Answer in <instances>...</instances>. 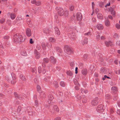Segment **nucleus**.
<instances>
[{
  "mask_svg": "<svg viewBox=\"0 0 120 120\" xmlns=\"http://www.w3.org/2000/svg\"><path fill=\"white\" fill-rule=\"evenodd\" d=\"M26 38V37L19 34H17L14 35V41L17 43H21L24 41Z\"/></svg>",
  "mask_w": 120,
  "mask_h": 120,
  "instance_id": "obj_1",
  "label": "nucleus"
},
{
  "mask_svg": "<svg viewBox=\"0 0 120 120\" xmlns=\"http://www.w3.org/2000/svg\"><path fill=\"white\" fill-rule=\"evenodd\" d=\"M58 14L60 16H62L64 15L65 17H67L68 15V11H64L62 8L59 7H57L56 8Z\"/></svg>",
  "mask_w": 120,
  "mask_h": 120,
  "instance_id": "obj_2",
  "label": "nucleus"
},
{
  "mask_svg": "<svg viewBox=\"0 0 120 120\" xmlns=\"http://www.w3.org/2000/svg\"><path fill=\"white\" fill-rule=\"evenodd\" d=\"M64 48L66 53L70 55L73 53V49L71 47L66 45L64 46Z\"/></svg>",
  "mask_w": 120,
  "mask_h": 120,
  "instance_id": "obj_3",
  "label": "nucleus"
},
{
  "mask_svg": "<svg viewBox=\"0 0 120 120\" xmlns=\"http://www.w3.org/2000/svg\"><path fill=\"white\" fill-rule=\"evenodd\" d=\"M104 106L102 105H98L97 109V110L100 112L104 111Z\"/></svg>",
  "mask_w": 120,
  "mask_h": 120,
  "instance_id": "obj_4",
  "label": "nucleus"
},
{
  "mask_svg": "<svg viewBox=\"0 0 120 120\" xmlns=\"http://www.w3.org/2000/svg\"><path fill=\"white\" fill-rule=\"evenodd\" d=\"M31 30L29 28L26 29V34L27 36L28 37H30L31 36Z\"/></svg>",
  "mask_w": 120,
  "mask_h": 120,
  "instance_id": "obj_5",
  "label": "nucleus"
},
{
  "mask_svg": "<svg viewBox=\"0 0 120 120\" xmlns=\"http://www.w3.org/2000/svg\"><path fill=\"white\" fill-rule=\"evenodd\" d=\"M76 18L78 20H80L82 19V15L81 13L78 12L76 14Z\"/></svg>",
  "mask_w": 120,
  "mask_h": 120,
  "instance_id": "obj_6",
  "label": "nucleus"
},
{
  "mask_svg": "<svg viewBox=\"0 0 120 120\" xmlns=\"http://www.w3.org/2000/svg\"><path fill=\"white\" fill-rule=\"evenodd\" d=\"M97 27L98 30H101L103 29L104 27L102 24H98L97 25Z\"/></svg>",
  "mask_w": 120,
  "mask_h": 120,
  "instance_id": "obj_7",
  "label": "nucleus"
},
{
  "mask_svg": "<svg viewBox=\"0 0 120 120\" xmlns=\"http://www.w3.org/2000/svg\"><path fill=\"white\" fill-rule=\"evenodd\" d=\"M97 98L93 100L92 102V105L94 106L98 104V102L97 100Z\"/></svg>",
  "mask_w": 120,
  "mask_h": 120,
  "instance_id": "obj_8",
  "label": "nucleus"
},
{
  "mask_svg": "<svg viewBox=\"0 0 120 120\" xmlns=\"http://www.w3.org/2000/svg\"><path fill=\"white\" fill-rule=\"evenodd\" d=\"M50 60L53 63H55L56 62V60L53 57L51 56L50 57Z\"/></svg>",
  "mask_w": 120,
  "mask_h": 120,
  "instance_id": "obj_9",
  "label": "nucleus"
},
{
  "mask_svg": "<svg viewBox=\"0 0 120 120\" xmlns=\"http://www.w3.org/2000/svg\"><path fill=\"white\" fill-rule=\"evenodd\" d=\"M105 43L106 46L108 47L109 45L112 46L113 44L112 42L109 41H106L105 42Z\"/></svg>",
  "mask_w": 120,
  "mask_h": 120,
  "instance_id": "obj_10",
  "label": "nucleus"
},
{
  "mask_svg": "<svg viewBox=\"0 0 120 120\" xmlns=\"http://www.w3.org/2000/svg\"><path fill=\"white\" fill-rule=\"evenodd\" d=\"M109 10L111 14L113 15V16H115V12L114 11V9L113 8L111 7L109 8Z\"/></svg>",
  "mask_w": 120,
  "mask_h": 120,
  "instance_id": "obj_11",
  "label": "nucleus"
},
{
  "mask_svg": "<svg viewBox=\"0 0 120 120\" xmlns=\"http://www.w3.org/2000/svg\"><path fill=\"white\" fill-rule=\"evenodd\" d=\"M34 53L35 54V57L37 59L39 58L40 56V53L37 52V51L35 50L34 51Z\"/></svg>",
  "mask_w": 120,
  "mask_h": 120,
  "instance_id": "obj_12",
  "label": "nucleus"
},
{
  "mask_svg": "<svg viewBox=\"0 0 120 120\" xmlns=\"http://www.w3.org/2000/svg\"><path fill=\"white\" fill-rule=\"evenodd\" d=\"M21 54L23 56H26V53L25 49H22L21 52Z\"/></svg>",
  "mask_w": 120,
  "mask_h": 120,
  "instance_id": "obj_13",
  "label": "nucleus"
},
{
  "mask_svg": "<svg viewBox=\"0 0 120 120\" xmlns=\"http://www.w3.org/2000/svg\"><path fill=\"white\" fill-rule=\"evenodd\" d=\"M105 24L106 26H110V23L109 20L107 19L105 21Z\"/></svg>",
  "mask_w": 120,
  "mask_h": 120,
  "instance_id": "obj_14",
  "label": "nucleus"
},
{
  "mask_svg": "<svg viewBox=\"0 0 120 120\" xmlns=\"http://www.w3.org/2000/svg\"><path fill=\"white\" fill-rule=\"evenodd\" d=\"M88 42V40L87 38H85L84 40L82 42V44L83 45L86 44H87Z\"/></svg>",
  "mask_w": 120,
  "mask_h": 120,
  "instance_id": "obj_15",
  "label": "nucleus"
},
{
  "mask_svg": "<svg viewBox=\"0 0 120 120\" xmlns=\"http://www.w3.org/2000/svg\"><path fill=\"white\" fill-rule=\"evenodd\" d=\"M82 73L83 75H86L87 73V71L86 69H83L82 71Z\"/></svg>",
  "mask_w": 120,
  "mask_h": 120,
  "instance_id": "obj_16",
  "label": "nucleus"
},
{
  "mask_svg": "<svg viewBox=\"0 0 120 120\" xmlns=\"http://www.w3.org/2000/svg\"><path fill=\"white\" fill-rule=\"evenodd\" d=\"M49 41L52 43H54L55 42L56 40L53 38L50 37L49 38Z\"/></svg>",
  "mask_w": 120,
  "mask_h": 120,
  "instance_id": "obj_17",
  "label": "nucleus"
},
{
  "mask_svg": "<svg viewBox=\"0 0 120 120\" xmlns=\"http://www.w3.org/2000/svg\"><path fill=\"white\" fill-rule=\"evenodd\" d=\"M97 17L98 18L101 19H103V17L102 15L100 13H99L98 14V15H97Z\"/></svg>",
  "mask_w": 120,
  "mask_h": 120,
  "instance_id": "obj_18",
  "label": "nucleus"
},
{
  "mask_svg": "<svg viewBox=\"0 0 120 120\" xmlns=\"http://www.w3.org/2000/svg\"><path fill=\"white\" fill-rule=\"evenodd\" d=\"M46 46L48 47L49 49H50L52 47V45L51 43L49 44L48 43H47L46 44Z\"/></svg>",
  "mask_w": 120,
  "mask_h": 120,
  "instance_id": "obj_19",
  "label": "nucleus"
},
{
  "mask_svg": "<svg viewBox=\"0 0 120 120\" xmlns=\"http://www.w3.org/2000/svg\"><path fill=\"white\" fill-rule=\"evenodd\" d=\"M15 16V15L14 13H12L11 14V18L12 19H14Z\"/></svg>",
  "mask_w": 120,
  "mask_h": 120,
  "instance_id": "obj_20",
  "label": "nucleus"
},
{
  "mask_svg": "<svg viewBox=\"0 0 120 120\" xmlns=\"http://www.w3.org/2000/svg\"><path fill=\"white\" fill-rule=\"evenodd\" d=\"M67 74L70 76H72L73 75L72 72L70 71H68L67 72Z\"/></svg>",
  "mask_w": 120,
  "mask_h": 120,
  "instance_id": "obj_21",
  "label": "nucleus"
},
{
  "mask_svg": "<svg viewBox=\"0 0 120 120\" xmlns=\"http://www.w3.org/2000/svg\"><path fill=\"white\" fill-rule=\"evenodd\" d=\"M54 109L57 112L59 111V109L57 106L55 105L54 106Z\"/></svg>",
  "mask_w": 120,
  "mask_h": 120,
  "instance_id": "obj_22",
  "label": "nucleus"
},
{
  "mask_svg": "<svg viewBox=\"0 0 120 120\" xmlns=\"http://www.w3.org/2000/svg\"><path fill=\"white\" fill-rule=\"evenodd\" d=\"M112 90L113 92L115 93V92H116L117 90V88L115 87L114 86L112 88Z\"/></svg>",
  "mask_w": 120,
  "mask_h": 120,
  "instance_id": "obj_23",
  "label": "nucleus"
},
{
  "mask_svg": "<svg viewBox=\"0 0 120 120\" xmlns=\"http://www.w3.org/2000/svg\"><path fill=\"white\" fill-rule=\"evenodd\" d=\"M42 47L44 50L46 49V45L45 46L44 43H42L41 44Z\"/></svg>",
  "mask_w": 120,
  "mask_h": 120,
  "instance_id": "obj_24",
  "label": "nucleus"
},
{
  "mask_svg": "<svg viewBox=\"0 0 120 120\" xmlns=\"http://www.w3.org/2000/svg\"><path fill=\"white\" fill-rule=\"evenodd\" d=\"M81 91L82 93H84L85 94L87 92V91H86L85 89L83 88H82L81 89Z\"/></svg>",
  "mask_w": 120,
  "mask_h": 120,
  "instance_id": "obj_25",
  "label": "nucleus"
},
{
  "mask_svg": "<svg viewBox=\"0 0 120 120\" xmlns=\"http://www.w3.org/2000/svg\"><path fill=\"white\" fill-rule=\"evenodd\" d=\"M60 84L61 86L63 87H64L65 86V84L64 82L63 81H61L60 83Z\"/></svg>",
  "mask_w": 120,
  "mask_h": 120,
  "instance_id": "obj_26",
  "label": "nucleus"
},
{
  "mask_svg": "<svg viewBox=\"0 0 120 120\" xmlns=\"http://www.w3.org/2000/svg\"><path fill=\"white\" fill-rule=\"evenodd\" d=\"M20 77L22 80L24 81L26 80V79L24 76H23L22 75H20Z\"/></svg>",
  "mask_w": 120,
  "mask_h": 120,
  "instance_id": "obj_27",
  "label": "nucleus"
},
{
  "mask_svg": "<svg viewBox=\"0 0 120 120\" xmlns=\"http://www.w3.org/2000/svg\"><path fill=\"white\" fill-rule=\"evenodd\" d=\"M49 59L47 58H45L44 59V62L45 63H48L49 62Z\"/></svg>",
  "mask_w": 120,
  "mask_h": 120,
  "instance_id": "obj_28",
  "label": "nucleus"
},
{
  "mask_svg": "<svg viewBox=\"0 0 120 120\" xmlns=\"http://www.w3.org/2000/svg\"><path fill=\"white\" fill-rule=\"evenodd\" d=\"M36 68L35 67L33 68H32L31 71L33 73L35 72H36Z\"/></svg>",
  "mask_w": 120,
  "mask_h": 120,
  "instance_id": "obj_29",
  "label": "nucleus"
},
{
  "mask_svg": "<svg viewBox=\"0 0 120 120\" xmlns=\"http://www.w3.org/2000/svg\"><path fill=\"white\" fill-rule=\"evenodd\" d=\"M48 98L49 100H52L53 97L52 95H49L48 96Z\"/></svg>",
  "mask_w": 120,
  "mask_h": 120,
  "instance_id": "obj_30",
  "label": "nucleus"
},
{
  "mask_svg": "<svg viewBox=\"0 0 120 120\" xmlns=\"http://www.w3.org/2000/svg\"><path fill=\"white\" fill-rule=\"evenodd\" d=\"M37 87L38 91H39L41 90V88L39 85H37Z\"/></svg>",
  "mask_w": 120,
  "mask_h": 120,
  "instance_id": "obj_31",
  "label": "nucleus"
},
{
  "mask_svg": "<svg viewBox=\"0 0 120 120\" xmlns=\"http://www.w3.org/2000/svg\"><path fill=\"white\" fill-rule=\"evenodd\" d=\"M113 37L115 38H118V34L116 33H115L113 35Z\"/></svg>",
  "mask_w": 120,
  "mask_h": 120,
  "instance_id": "obj_32",
  "label": "nucleus"
},
{
  "mask_svg": "<svg viewBox=\"0 0 120 120\" xmlns=\"http://www.w3.org/2000/svg\"><path fill=\"white\" fill-rule=\"evenodd\" d=\"M53 84L54 85V86H55V87H58V86L57 82L56 81H54V82Z\"/></svg>",
  "mask_w": 120,
  "mask_h": 120,
  "instance_id": "obj_33",
  "label": "nucleus"
},
{
  "mask_svg": "<svg viewBox=\"0 0 120 120\" xmlns=\"http://www.w3.org/2000/svg\"><path fill=\"white\" fill-rule=\"evenodd\" d=\"M38 72L39 73H41L42 71V69L40 67H39L38 68Z\"/></svg>",
  "mask_w": 120,
  "mask_h": 120,
  "instance_id": "obj_34",
  "label": "nucleus"
},
{
  "mask_svg": "<svg viewBox=\"0 0 120 120\" xmlns=\"http://www.w3.org/2000/svg\"><path fill=\"white\" fill-rule=\"evenodd\" d=\"M41 4V3L40 1H38L37 2H36V5H40Z\"/></svg>",
  "mask_w": 120,
  "mask_h": 120,
  "instance_id": "obj_35",
  "label": "nucleus"
},
{
  "mask_svg": "<svg viewBox=\"0 0 120 120\" xmlns=\"http://www.w3.org/2000/svg\"><path fill=\"white\" fill-rule=\"evenodd\" d=\"M88 58V55L86 54H84L83 56V58L85 60L86 59Z\"/></svg>",
  "mask_w": 120,
  "mask_h": 120,
  "instance_id": "obj_36",
  "label": "nucleus"
},
{
  "mask_svg": "<svg viewBox=\"0 0 120 120\" xmlns=\"http://www.w3.org/2000/svg\"><path fill=\"white\" fill-rule=\"evenodd\" d=\"M116 27L118 29H120V25L118 24H116Z\"/></svg>",
  "mask_w": 120,
  "mask_h": 120,
  "instance_id": "obj_37",
  "label": "nucleus"
},
{
  "mask_svg": "<svg viewBox=\"0 0 120 120\" xmlns=\"http://www.w3.org/2000/svg\"><path fill=\"white\" fill-rule=\"evenodd\" d=\"M5 19L4 18L1 19L0 20V22L1 23H3L5 21Z\"/></svg>",
  "mask_w": 120,
  "mask_h": 120,
  "instance_id": "obj_38",
  "label": "nucleus"
},
{
  "mask_svg": "<svg viewBox=\"0 0 120 120\" xmlns=\"http://www.w3.org/2000/svg\"><path fill=\"white\" fill-rule=\"evenodd\" d=\"M16 98H19V97H20V95H18L16 93H15L14 94Z\"/></svg>",
  "mask_w": 120,
  "mask_h": 120,
  "instance_id": "obj_39",
  "label": "nucleus"
},
{
  "mask_svg": "<svg viewBox=\"0 0 120 120\" xmlns=\"http://www.w3.org/2000/svg\"><path fill=\"white\" fill-rule=\"evenodd\" d=\"M16 19L17 20H21L22 19V18L20 16H18L16 18Z\"/></svg>",
  "mask_w": 120,
  "mask_h": 120,
  "instance_id": "obj_40",
  "label": "nucleus"
},
{
  "mask_svg": "<svg viewBox=\"0 0 120 120\" xmlns=\"http://www.w3.org/2000/svg\"><path fill=\"white\" fill-rule=\"evenodd\" d=\"M11 82L12 84H14L16 82V81L15 80L13 79L11 80Z\"/></svg>",
  "mask_w": 120,
  "mask_h": 120,
  "instance_id": "obj_41",
  "label": "nucleus"
},
{
  "mask_svg": "<svg viewBox=\"0 0 120 120\" xmlns=\"http://www.w3.org/2000/svg\"><path fill=\"white\" fill-rule=\"evenodd\" d=\"M74 7L73 6H71L70 8V9L71 11H73L74 9Z\"/></svg>",
  "mask_w": 120,
  "mask_h": 120,
  "instance_id": "obj_42",
  "label": "nucleus"
},
{
  "mask_svg": "<svg viewBox=\"0 0 120 120\" xmlns=\"http://www.w3.org/2000/svg\"><path fill=\"white\" fill-rule=\"evenodd\" d=\"M84 35H85L89 36L91 35L90 32H89L88 33H85L84 34Z\"/></svg>",
  "mask_w": 120,
  "mask_h": 120,
  "instance_id": "obj_43",
  "label": "nucleus"
},
{
  "mask_svg": "<svg viewBox=\"0 0 120 120\" xmlns=\"http://www.w3.org/2000/svg\"><path fill=\"white\" fill-rule=\"evenodd\" d=\"M21 109V107L20 106H19L17 109V111L18 112H19Z\"/></svg>",
  "mask_w": 120,
  "mask_h": 120,
  "instance_id": "obj_44",
  "label": "nucleus"
},
{
  "mask_svg": "<svg viewBox=\"0 0 120 120\" xmlns=\"http://www.w3.org/2000/svg\"><path fill=\"white\" fill-rule=\"evenodd\" d=\"M115 72L116 73L118 74H120V70H119L115 71Z\"/></svg>",
  "mask_w": 120,
  "mask_h": 120,
  "instance_id": "obj_45",
  "label": "nucleus"
},
{
  "mask_svg": "<svg viewBox=\"0 0 120 120\" xmlns=\"http://www.w3.org/2000/svg\"><path fill=\"white\" fill-rule=\"evenodd\" d=\"M19 98L20 100H22L23 99V98L22 96L20 95V97H19V98Z\"/></svg>",
  "mask_w": 120,
  "mask_h": 120,
  "instance_id": "obj_46",
  "label": "nucleus"
},
{
  "mask_svg": "<svg viewBox=\"0 0 120 120\" xmlns=\"http://www.w3.org/2000/svg\"><path fill=\"white\" fill-rule=\"evenodd\" d=\"M30 43L31 44H32L34 43V41H33L32 39H30Z\"/></svg>",
  "mask_w": 120,
  "mask_h": 120,
  "instance_id": "obj_47",
  "label": "nucleus"
},
{
  "mask_svg": "<svg viewBox=\"0 0 120 120\" xmlns=\"http://www.w3.org/2000/svg\"><path fill=\"white\" fill-rule=\"evenodd\" d=\"M61 118L60 117H57L55 118L54 120H60Z\"/></svg>",
  "mask_w": 120,
  "mask_h": 120,
  "instance_id": "obj_48",
  "label": "nucleus"
},
{
  "mask_svg": "<svg viewBox=\"0 0 120 120\" xmlns=\"http://www.w3.org/2000/svg\"><path fill=\"white\" fill-rule=\"evenodd\" d=\"M40 96L41 97H42V98H43L45 96V94L44 93H43V94H42L40 95Z\"/></svg>",
  "mask_w": 120,
  "mask_h": 120,
  "instance_id": "obj_49",
  "label": "nucleus"
},
{
  "mask_svg": "<svg viewBox=\"0 0 120 120\" xmlns=\"http://www.w3.org/2000/svg\"><path fill=\"white\" fill-rule=\"evenodd\" d=\"M36 1L35 0H34L31 1V3L33 4H34L36 3Z\"/></svg>",
  "mask_w": 120,
  "mask_h": 120,
  "instance_id": "obj_50",
  "label": "nucleus"
},
{
  "mask_svg": "<svg viewBox=\"0 0 120 120\" xmlns=\"http://www.w3.org/2000/svg\"><path fill=\"white\" fill-rule=\"evenodd\" d=\"M74 34H73L72 35H71V37L72 38L75 39V35H73Z\"/></svg>",
  "mask_w": 120,
  "mask_h": 120,
  "instance_id": "obj_51",
  "label": "nucleus"
},
{
  "mask_svg": "<svg viewBox=\"0 0 120 120\" xmlns=\"http://www.w3.org/2000/svg\"><path fill=\"white\" fill-rule=\"evenodd\" d=\"M34 82L35 83H36L37 84V83L38 82L37 81V79H36V78L34 79Z\"/></svg>",
  "mask_w": 120,
  "mask_h": 120,
  "instance_id": "obj_52",
  "label": "nucleus"
},
{
  "mask_svg": "<svg viewBox=\"0 0 120 120\" xmlns=\"http://www.w3.org/2000/svg\"><path fill=\"white\" fill-rule=\"evenodd\" d=\"M101 40H104L105 39V38L103 36H102L101 37Z\"/></svg>",
  "mask_w": 120,
  "mask_h": 120,
  "instance_id": "obj_53",
  "label": "nucleus"
},
{
  "mask_svg": "<svg viewBox=\"0 0 120 120\" xmlns=\"http://www.w3.org/2000/svg\"><path fill=\"white\" fill-rule=\"evenodd\" d=\"M117 113L120 115V109H118L117 110Z\"/></svg>",
  "mask_w": 120,
  "mask_h": 120,
  "instance_id": "obj_54",
  "label": "nucleus"
},
{
  "mask_svg": "<svg viewBox=\"0 0 120 120\" xmlns=\"http://www.w3.org/2000/svg\"><path fill=\"white\" fill-rule=\"evenodd\" d=\"M110 111L111 113H112L114 112L113 109H110Z\"/></svg>",
  "mask_w": 120,
  "mask_h": 120,
  "instance_id": "obj_55",
  "label": "nucleus"
},
{
  "mask_svg": "<svg viewBox=\"0 0 120 120\" xmlns=\"http://www.w3.org/2000/svg\"><path fill=\"white\" fill-rule=\"evenodd\" d=\"M78 68L76 67L75 69V73L77 74L78 73Z\"/></svg>",
  "mask_w": 120,
  "mask_h": 120,
  "instance_id": "obj_56",
  "label": "nucleus"
},
{
  "mask_svg": "<svg viewBox=\"0 0 120 120\" xmlns=\"http://www.w3.org/2000/svg\"><path fill=\"white\" fill-rule=\"evenodd\" d=\"M110 5V3H109L107 4L105 6V7H106L107 6H108Z\"/></svg>",
  "mask_w": 120,
  "mask_h": 120,
  "instance_id": "obj_57",
  "label": "nucleus"
},
{
  "mask_svg": "<svg viewBox=\"0 0 120 120\" xmlns=\"http://www.w3.org/2000/svg\"><path fill=\"white\" fill-rule=\"evenodd\" d=\"M108 17L110 19H112V16L111 15H109L108 16Z\"/></svg>",
  "mask_w": 120,
  "mask_h": 120,
  "instance_id": "obj_58",
  "label": "nucleus"
},
{
  "mask_svg": "<svg viewBox=\"0 0 120 120\" xmlns=\"http://www.w3.org/2000/svg\"><path fill=\"white\" fill-rule=\"evenodd\" d=\"M100 35H97V36H96V38H97L98 39H99L100 38Z\"/></svg>",
  "mask_w": 120,
  "mask_h": 120,
  "instance_id": "obj_59",
  "label": "nucleus"
},
{
  "mask_svg": "<svg viewBox=\"0 0 120 120\" xmlns=\"http://www.w3.org/2000/svg\"><path fill=\"white\" fill-rule=\"evenodd\" d=\"M35 103L36 105H37L38 104V101L37 100H36L35 101Z\"/></svg>",
  "mask_w": 120,
  "mask_h": 120,
  "instance_id": "obj_60",
  "label": "nucleus"
},
{
  "mask_svg": "<svg viewBox=\"0 0 120 120\" xmlns=\"http://www.w3.org/2000/svg\"><path fill=\"white\" fill-rule=\"evenodd\" d=\"M114 63L115 64H117L118 63V62H117V60H115L114 61Z\"/></svg>",
  "mask_w": 120,
  "mask_h": 120,
  "instance_id": "obj_61",
  "label": "nucleus"
},
{
  "mask_svg": "<svg viewBox=\"0 0 120 120\" xmlns=\"http://www.w3.org/2000/svg\"><path fill=\"white\" fill-rule=\"evenodd\" d=\"M75 90H79V87L77 86H75Z\"/></svg>",
  "mask_w": 120,
  "mask_h": 120,
  "instance_id": "obj_62",
  "label": "nucleus"
},
{
  "mask_svg": "<svg viewBox=\"0 0 120 120\" xmlns=\"http://www.w3.org/2000/svg\"><path fill=\"white\" fill-rule=\"evenodd\" d=\"M94 74V75L96 77H97L98 76V75L97 73H95Z\"/></svg>",
  "mask_w": 120,
  "mask_h": 120,
  "instance_id": "obj_63",
  "label": "nucleus"
},
{
  "mask_svg": "<svg viewBox=\"0 0 120 120\" xmlns=\"http://www.w3.org/2000/svg\"><path fill=\"white\" fill-rule=\"evenodd\" d=\"M99 11V10L98 8H96L95 9V12H97Z\"/></svg>",
  "mask_w": 120,
  "mask_h": 120,
  "instance_id": "obj_64",
  "label": "nucleus"
}]
</instances>
